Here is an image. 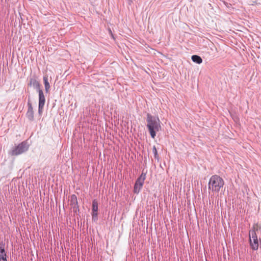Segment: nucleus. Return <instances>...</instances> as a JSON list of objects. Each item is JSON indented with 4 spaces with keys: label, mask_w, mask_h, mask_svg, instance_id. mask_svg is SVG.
<instances>
[{
    "label": "nucleus",
    "mask_w": 261,
    "mask_h": 261,
    "mask_svg": "<svg viewBox=\"0 0 261 261\" xmlns=\"http://www.w3.org/2000/svg\"><path fill=\"white\" fill-rule=\"evenodd\" d=\"M250 234H251L252 238L253 239H257V236L256 232H254V230H250L249 233V238L250 237Z\"/></svg>",
    "instance_id": "2eb2a0df"
},
{
    "label": "nucleus",
    "mask_w": 261,
    "mask_h": 261,
    "mask_svg": "<svg viewBox=\"0 0 261 261\" xmlns=\"http://www.w3.org/2000/svg\"><path fill=\"white\" fill-rule=\"evenodd\" d=\"M92 218L94 219V217H97L98 214V203L95 199L92 201Z\"/></svg>",
    "instance_id": "6e6552de"
},
{
    "label": "nucleus",
    "mask_w": 261,
    "mask_h": 261,
    "mask_svg": "<svg viewBox=\"0 0 261 261\" xmlns=\"http://www.w3.org/2000/svg\"><path fill=\"white\" fill-rule=\"evenodd\" d=\"M29 85L30 86H32L35 89L37 90V91H39V89H41L40 88V84L39 82L35 79H31Z\"/></svg>",
    "instance_id": "9d476101"
},
{
    "label": "nucleus",
    "mask_w": 261,
    "mask_h": 261,
    "mask_svg": "<svg viewBox=\"0 0 261 261\" xmlns=\"http://www.w3.org/2000/svg\"><path fill=\"white\" fill-rule=\"evenodd\" d=\"M249 244L251 248L253 250H257L258 248V239H251V237L249 238Z\"/></svg>",
    "instance_id": "1a4fd4ad"
},
{
    "label": "nucleus",
    "mask_w": 261,
    "mask_h": 261,
    "mask_svg": "<svg viewBox=\"0 0 261 261\" xmlns=\"http://www.w3.org/2000/svg\"><path fill=\"white\" fill-rule=\"evenodd\" d=\"M70 204L75 212L79 210V205L76 196L73 194L70 197Z\"/></svg>",
    "instance_id": "0eeeda50"
},
{
    "label": "nucleus",
    "mask_w": 261,
    "mask_h": 261,
    "mask_svg": "<svg viewBox=\"0 0 261 261\" xmlns=\"http://www.w3.org/2000/svg\"><path fill=\"white\" fill-rule=\"evenodd\" d=\"M224 182L222 178L217 175H213L208 182V189L213 192H218L224 186Z\"/></svg>",
    "instance_id": "f03ea898"
},
{
    "label": "nucleus",
    "mask_w": 261,
    "mask_h": 261,
    "mask_svg": "<svg viewBox=\"0 0 261 261\" xmlns=\"http://www.w3.org/2000/svg\"><path fill=\"white\" fill-rule=\"evenodd\" d=\"M0 261H7L6 256H0Z\"/></svg>",
    "instance_id": "f3484780"
},
{
    "label": "nucleus",
    "mask_w": 261,
    "mask_h": 261,
    "mask_svg": "<svg viewBox=\"0 0 261 261\" xmlns=\"http://www.w3.org/2000/svg\"><path fill=\"white\" fill-rule=\"evenodd\" d=\"M152 152H153V153L154 155V158L159 161V156L158 154V151H157L156 147L155 146H153L152 147Z\"/></svg>",
    "instance_id": "4468645a"
},
{
    "label": "nucleus",
    "mask_w": 261,
    "mask_h": 261,
    "mask_svg": "<svg viewBox=\"0 0 261 261\" xmlns=\"http://www.w3.org/2000/svg\"><path fill=\"white\" fill-rule=\"evenodd\" d=\"M260 248L261 249V238H259Z\"/></svg>",
    "instance_id": "a211bd4d"
},
{
    "label": "nucleus",
    "mask_w": 261,
    "mask_h": 261,
    "mask_svg": "<svg viewBox=\"0 0 261 261\" xmlns=\"http://www.w3.org/2000/svg\"><path fill=\"white\" fill-rule=\"evenodd\" d=\"M43 82L45 86V89L46 93H47L50 88V85L48 81V76L45 75L43 76Z\"/></svg>",
    "instance_id": "9b49d317"
},
{
    "label": "nucleus",
    "mask_w": 261,
    "mask_h": 261,
    "mask_svg": "<svg viewBox=\"0 0 261 261\" xmlns=\"http://www.w3.org/2000/svg\"><path fill=\"white\" fill-rule=\"evenodd\" d=\"M258 229V226L257 224H254L253 225L252 229L251 230H254V232H256Z\"/></svg>",
    "instance_id": "dca6fc26"
},
{
    "label": "nucleus",
    "mask_w": 261,
    "mask_h": 261,
    "mask_svg": "<svg viewBox=\"0 0 261 261\" xmlns=\"http://www.w3.org/2000/svg\"><path fill=\"white\" fill-rule=\"evenodd\" d=\"M28 111L26 113V116L27 118L31 121H32L34 119V111L32 105V103L30 99V96H29L28 100Z\"/></svg>",
    "instance_id": "423d86ee"
},
{
    "label": "nucleus",
    "mask_w": 261,
    "mask_h": 261,
    "mask_svg": "<svg viewBox=\"0 0 261 261\" xmlns=\"http://www.w3.org/2000/svg\"><path fill=\"white\" fill-rule=\"evenodd\" d=\"M37 92L39 94L38 113L41 114L42 112V110L45 105V98L42 89H39V91Z\"/></svg>",
    "instance_id": "39448f33"
},
{
    "label": "nucleus",
    "mask_w": 261,
    "mask_h": 261,
    "mask_svg": "<svg viewBox=\"0 0 261 261\" xmlns=\"http://www.w3.org/2000/svg\"><path fill=\"white\" fill-rule=\"evenodd\" d=\"M145 178L146 173H144L143 171L141 175L136 180L134 185V192L135 193L138 194L140 192V191L143 185Z\"/></svg>",
    "instance_id": "20e7f679"
},
{
    "label": "nucleus",
    "mask_w": 261,
    "mask_h": 261,
    "mask_svg": "<svg viewBox=\"0 0 261 261\" xmlns=\"http://www.w3.org/2000/svg\"><path fill=\"white\" fill-rule=\"evenodd\" d=\"M191 59L193 62L197 64H200L202 62V58L198 55H193Z\"/></svg>",
    "instance_id": "f8f14e48"
},
{
    "label": "nucleus",
    "mask_w": 261,
    "mask_h": 261,
    "mask_svg": "<svg viewBox=\"0 0 261 261\" xmlns=\"http://www.w3.org/2000/svg\"><path fill=\"white\" fill-rule=\"evenodd\" d=\"M0 256H6L5 251V244L0 243Z\"/></svg>",
    "instance_id": "ddd939ff"
},
{
    "label": "nucleus",
    "mask_w": 261,
    "mask_h": 261,
    "mask_svg": "<svg viewBox=\"0 0 261 261\" xmlns=\"http://www.w3.org/2000/svg\"><path fill=\"white\" fill-rule=\"evenodd\" d=\"M146 121V126L148 129L150 135L152 138H154L156 133L162 129L161 122L158 117L152 116L149 113L147 114Z\"/></svg>",
    "instance_id": "f257e3e1"
},
{
    "label": "nucleus",
    "mask_w": 261,
    "mask_h": 261,
    "mask_svg": "<svg viewBox=\"0 0 261 261\" xmlns=\"http://www.w3.org/2000/svg\"><path fill=\"white\" fill-rule=\"evenodd\" d=\"M29 144L27 141H23L17 146L13 148L10 151L9 154L12 156H17L26 152L29 148Z\"/></svg>",
    "instance_id": "7ed1b4c3"
}]
</instances>
